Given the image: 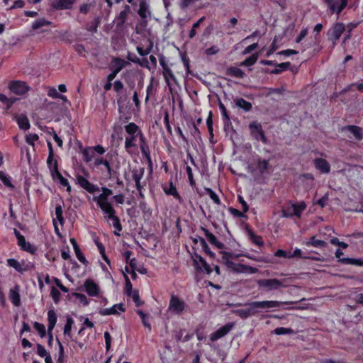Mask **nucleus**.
<instances>
[{
	"label": "nucleus",
	"mask_w": 363,
	"mask_h": 363,
	"mask_svg": "<svg viewBox=\"0 0 363 363\" xmlns=\"http://www.w3.org/2000/svg\"><path fill=\"white\" fill-rule=\"evenodd\" d=\"M293 302H281L278 301H252L247 304V312L249 316H254L258 313L257 309H266L270 308L280 307L281 304H290Z\"/></svg>",
	"instance_id": "1"
},
{
	"label": "nucleus",
	"mask_w": 363,
	"mask_h": 363,
	"mask_svg": "<svg viewBox=\"0 0 363 363\" xmlns=\"http://www.w3.org/2000/svg\"><path fill=\"white\" fill-rule=\"evenodd\" d=\"M79 148L83 155V160L86 163L92 161L96 153L99 155H103L106 152L105 147L101 145L84 147L82 143H80Z\"/></svg>",
	"instance_id": "2"
},
{
	"label": "nucleus",
	"mask_w": 363,
	"mask_h": 363,
	"mask_svg": "<svg viewBox=\"0 0 363 363\" xmlns=\"http://www.w3.org/2000/svg\"><path fill=\"white\" fill-rule=\"evenodd\" d=\"M102 193L99 196H94L93 200L97 203L98 206L102 211L113 208L112 204L108 201V196L113 194V191L107 187L101 188Z\"/></svg>",
	"instance_id": "3"
},
{
	"label": "nucleus",
	"mask_w": 363,
	"mask_h": 363,
	"mask_svg": "<svg viewBox=\"0 0 363 363\" xmlns=\"http://www.w3.org/2000/svg\"><path fill=\"white\" fill-rule=\"evenodd\" d=\"M323 2L329 13L331 15L336 14L337 17L348 4V0H323Z\"/></svg>",
	"instance_id": "4"
},
{
	"label": "nucleus",
	"mask_w": 363,
	"mask_h": 363,
	"mask_svg": "<svg viewBox=\"0 0 363 363\" xmlns=\"http://www.w3.org/2000/svg\"><path fill=\"white\" fill-rule=\"evenodd\" d=\"M345 30V26L343 23L337 22L328 31V40L332 42L333 46L337 44V40Z\"/></svg>",
	"instance_id": "5"
},
{
	"label": "nucleus",
	"mask_w": 363,
	"mask_h": 363,
	"mask_svg": "<svg viewBox=\"0 0 363 363\" xmlns=\"http://www.w3.org/2000/svg\"><path fill=\"white\" fill-rule=\"evenodd\" d=\"M186 307L185 301L179 296L172 294L170 297L169 310L177 314L182 315Z\"/></svg>",
	"instance_id": "6"
},
{
	"label": "nucleus",
	"mask_w": 363,
	"mask_h": 363,
	"mask_svg": "<svg viewBox=\"0 0 363 363\" xmlns=\"http://www.w3.org/2000/svg\"><path fill=\"white\" fill-rule=\"evenodd\" d=\"M249 129L250 130V134L257 141H261L263 143H267V139L262 129V125L257 122L253 121L250 123Z\"/></svg>",
	"instance_id": "7"
},
{
	"label": "nucleus",
	"mask_w": 363,
	"mask_h": 363,
	"mask_svg": "<svg viewBox=\"0 0 363 363\" xmlns=\"http://www.w3.org/2000/svg\"><path fill=\"white\" fill-rule=\"evenodd\" d=\"M50 171L51 176L52 179H57L59 180L60 184L66 187V191L68 193L71 192V186L69 185V183L68 180L63 177L62 174L59 171L58 168V162L57 160H55L53 163V167L49 168Z\"/></svg>",
	"instance_id": "8"
},
{
	"label": "nucleus",
	"mask_w": 363,
	"mask_h": 363,
	"mask_svg": "<svg viewBox=\"0 0 363 363\" xmlns=\"http://www.w3.org/2000/svg\"><path fill=\"white\" fill-rule=\"evenodd\" d=\"M259 289H266L268 291L277 290L283 286L282 282L277 279H262L257 281Z\"/></svg>",
	"instance_id": "9"
},
{
	"label": "nucleus",
	"mask_w": 363,
	"mask_h": 363,
	"mask_svg": "<svg viewBox=\"0 0 363 363\" xmlns=\"http://www.w3.org/2000/svg\"><path fill=\"white\" fill-rule=\"evenodd\" d=\"M9 89L12 93L21 96L26 94L29 91L30 87L25 82L13 80L9 82Z\"/></svg>",
	"instance_id": "10"
},
{
	"label": "nucleus",
	"mask_w": 363,
	"mask_h": 363,
	"mask_svg": "<svg viewBox=\"0 0 363 363\" xmlns=\"http://www.w3.org/2000/svg\"><path fill=\"white\" fill-rule=\"evenodd\" d=\"M228 265L232 269V271L236 273H245L252 274H256L258 272L257 268L244 264H237L233 262H228Z\"/></svg>",
	"instance_id": "11"
},
{
	"label": "nucleus",
	"mask_w": 363,
	"mask_h": 363,
	"mask_svg": "<svg viewBox=\"0 0 363 363\" xmlns=\"http://www.w3.org/2000/svg\"><path fill=\"white\" fill-rule=\"evenodd\" d=\"M293 212H289L288 211L283 210L282 216L284 218H291L294 216L297 218H301L303 212L306 210L307 206L305 201H302L298 203H293L291 205Z\"/></svg>",
	"instance_id": "12"
},
{
	"label": "nucleus",
	"mask_w": 363,
	"mask_h": 363,
	"mask_svg": "<svg viewBox=\"0 0 363 363\" xmlns=\"http://www.w3.org/2000/svg\"><path fill=\"white\" fill-rule=\"evenodd\" d=\"M104 214H106V217L107 219L111 220L112 221V225L115 228L114 234L116 235H120V232L122 231L123 227L121 223V220L118 216H116V211L114 208L106 210L105 211H102Z\"/></svg>",
	"instance_id": "13"
},
{
	"label": "nucleus",
	"mask_w": 363,
	"mask_h": 363,
	"mask_svg": "<svg viewBox=\"0 0 363 363\" xmlns=\"http://www.w3.org/2000/svg\"><path fill=\"white\" fill-rule=\"evenodd\" d=\"M76 179L77 184L90 194H94L100 190L99 187L96 184L91 183L82 175L78 174L76 177Z\"/></svg>",
	"instance_id": "14"
},
{
	"label": "nucleus",
	"mask_w": 363,
	"mask_h": 363,
	"mask_svg": "<svg viewBox=\"0 0 363 363\" xmlns=\"http://www.w3.org/2000/svg\"><path fill=\"white\" fill-rule=\"evenodd\" d=\"M363 129L357 125H347L345 126H342L340 128L341 132H345L349 131L352 135L354 139H356L358 141H360L363 139Z\"/></svg>",
	"instance_id": "15"
},
{
	"label": "nucleus",
	"mask_w": 363,
	"mask_h": 363,
	"mask_svg": "<svg viewBox=\"0 0 363 363\" xmlns=\"http://www.w3.org/2000/svg\"><path fill=\"white\" fill-rule=\"evenodd\" d=\"M84 286L85 291L90 296H97L99 294V286L94 280L88 279L84 281Z\"/></svg>",
	"instance_id": "16"
},
{
	"label": "nucleus",
	"mask_w": 363,
	"mask_h": 363,
	"mask_svg": "<svg viewBox=\"0 0 363 363\" xmlns=\"http://www.w3.org/2000/svg\"><path fill=\"white\" fill-rule=\"evenodd\" d=\"M196 259H194V263L196 269H199L209 274L212 272L211 266L207 263L203 257L198 254H195Z\"/></svg>",
	"instance_id": "17"
},
{
	"label": "nucleus",
	"mask_w": 363,
	"mask_h": 363,
	"mask_svg": "<svg viewBox=\"0 0 363 363\" xmlns=\"http://www.w3.org/2000/svg\"><path fill=\"white\" fill-rule=\"evenodd\" d=\"M77 0H57L51 3V7L55 10H66L72 8Z\"/></svg>",
	"instance_id": "18"
},
{
	"label": "nucleus",
	"mask_w": 363,
	"mask_h": 363,
	"mask_svg": "<svg viewBox=\"0 0 363 363\" xmlns=\"http://www.w3.org/2000/svg\"><path fill=\"white\" fill-rule=\"evenodd\" d=\"M128 65L129 63L121 57H113L110 64V69L118 74Z\"/></svg>",
	"instance_id": "19"
},
{
	"label": "nucleus",
	"mask_w": 363,
	"mask_h": 363,
	"mask_svg": "<svg viewBox=\"0 0 363 363\" xmlns=\"http://www.w3.org/2000/svg\"><path fill=\"white\" fill-rule=\"evenodd\" d=\"M201 230L204 233L205 236L208 239V242L216 246L218 249L223 250L225 248V245L218 240L217 238L211 233L208 229L204 227H201Z\"/></svg>",
	"instance_id": "20"
},
{
	"label": "nucleus",
	"mask_w": 363,
	"mask_h": 363,
	"mask_svg": "<svg viewBox=\"0 0 363 363\" xmlns=\"http://www.w3.org/2000/svg\"><path fill=\"white\" fill-rule=\"evenodd\" d=\"M257 168L260 174L264 175L270 172L272 166L269 164V160L258 158L257 160Z\"/></svg>",
	"instance_id": "21"
},
{
	"label": "nucleus",
	"mask_w": 363,
	"mask_h": 363,
	"mask_svg": "<svg viewBox=\"0 0 363 363\" xmlns=\"http://www.w3.org/2000/svg\"><path fill=\"white\" fill-rule=\"evenodd\" d=\"M118 310L121 312H125V308L124 305L123 303L115 304L111 308L101 309L99 313L101 315H118Z\"/></svg>",
	"instance_id": "22"
},
{
	"label": "nucleus",
	"mask_w": 363,
	"mask_h": 363,
	"mask_svg": "<svg viewBox=\"0 0 363 363\" xmlns=\"http://www.w3.org/2000/svg\"><path fill=\"white\" fill-rule=\"evenodd\" d=\"M313 164L315 169L319 170L321 173L327 174L330 171L329 162L323 158H315L313 160Z\"/></svg>",
	"instance_id": "23"
},
{
	"label": "nucleus",
	"mask_w": 363,
	"mask_h": 363,
	"mask_svg": "<svg viewBox=\"0 0 363 363\" xmlns=\"http://www.w3.org/2000/svg\"><path fill=\"white\" fill-rule=\"evenodd\" d=\"M6 262L9 267L13 268L18 272L23 273L28 270V265L23 267L25 264V261L23 259L21 263L16 259L9 258L7 259Z\"/></svg>",
	"instance_id": "24"
},
{
	"label": "nucleus",
	"mask_w": 363,
	"mask_h": 363,
	"mask_svg": "<svg viewBox=\"0 0 363 363\" xmlns=\"http://www.w3.org/2000/svg\"><path fill=\"white\" fill-rule=\"evenodd\" d=\"M274 66L277 67V68L272 69V70L267 68L264 70V72L271 74H279L281 72H283L284 71L287 70L291 67V62H285L278 63L277 62V65H274Z\"/></svg>",
	"instance_id": "25"
},
{
	"label": "nucleus",
	"mask_w": 363,
	"mask_h": 363,
	"mask_svg": "<svg viewBox=\"0 0 363 363\" xmlns=\"http://www.w3.org/2000/svg\"><path fill=\"white\" fill-rule=\"evenodd\" d=\"M9 298L13 306H19L21 305V296L18 285H16L13 288L9 290Z\"/></svg>",
	"instance_id": "26"
},
{
	"label": "nucleus",
	"mask_w": 363,
	"mask_h": 363,
	"mask_svg": "<svg viewBox=\"0 0 363 363\" xmlns=\"http://www.w3.org/2000/svg\"><path fill=\"white\" fill-rule=\"evenodd\" d=\"M163 191L167 195L172 196L174 199L178 200L180 203L183 201V199L182 196L179 195V194L177 191V189L174 185L172 181L169 182V186H164Z\"/></svg>",
	"instance_id": "27"
},
{
	"label": "nucleus",
	"mask_w": 363,
	"mask_h": 363,
	"mask_svg": "<svg viewBox=\"0 0 363 363\" xmlns=\"http://www.w3.org/2000/svg\"><path fill=\"white\" fill-rule=\"evenodd\" d=\"M18 245L23 251L28 252L31 255H35L36 252V247L32 245L30 242H26L25 237L23 236L18 242Z\"/></svg>",
	"instance_id": "28"
},
{
	"label": "nucleus",
	"mask_w": 363,
	"mask_h": 363,
	"mask_svg": "<svg viewBox=\"0 0 363 363\" xmlns=\"http://www.w3.org/2000/svg\"><path fill=\"white\" fill-rule=\"evenodd\" d=\"M94 164L96 167H99L100 165H104L106 169L107 175L111 177L112 175V169L111 167L110 162L104 157H96L94 161Z\"/></svg>",
	"instance_id": "29"
},
{
	"label": "nucleus",
	"mask_w": 363,
	"mask_h": 363,
	"mask_svg": "<svg viewBox=\"0 0 363 363\" xmlns=\"http://www.w3.org/2000/svg\"><path fill=\"white\" fill-rule=\"evenodd\" d=\"M48 333H50L54 329L57 321V314L54 310L50 309L48 312Z\"/></svg>",
	"instance_id": "30"
},
{
	"label": "nucleus",
	"mask_w": 363,
	"mask_h": 363,
	"mask_svg": "<svg viewBox=\"0 0 363 363\" xmlns=\"http://www.w3.org/2000/svg\"><path fill=\"white\" fill-rule=\"evenodd\" d=\"M125 133L129 135H140L142 130L140 129L138 125L133 122H130L124 126Z\"/></svg>",
	"instance_id": "31"
},
{
	"label": "nucleus",
	"mask_w": 363,
	"mask_h": 363,
	"mask_svg": "<svg viewBox=\"0 0 363 363\" xmlns=\"http://www.w3.org/2000/svg\"><path fill=\"white\" fill-rule=\"evenodd\" d=\"M235 104L236 106L244 110L245 112L250 111L252 108V104L243 98H237L235 99Z\"/></svg>",
	"instance_id": "32"
},
{
	"label": "nucleus",
	"mask_w": 363,
	"mask_h": 363,
	"mask_svg": "<svg viewBox=\"0 0 363 363\" xmlns=\"http://www.w3.org/2000/svg\"><path fill=\"white\" fill-rule=\"evenodd\" d=\"M307 246H313L315 247L323 248L327 246V242L324 240H318L315 236H312L306 242Z\"/></svg>",
	"instance_id": "33"
},
{
	"label": "nucleus",
	"mask_w": 363,
	"mask_h": 363,
	"mask_svg": "<svg viewBox=\"0 0 363 363\" xmlns=\"http://www.w3.org/2000/svg\"><path fill=\"white\" fill-rule=\"evenodd\" d=\"M19 128L22 130H28L30 128V122L28 117L25 115H20L16 119Z\"/></svg>",
	"instance_id": "34"
},
{
	"label": "nucleus",
	"mask_w": 363,
	"mask_h": 363,
	"mask_svg": "<svg viewBox=\"0 0 363 363\" xmlns=\"http://www.w3.org/2000/svg\"><path fill=\"white\" fill-rule=\"evenodd\" d=\"M227 74L231 77L242 79L245 77V72L240 68L236 67H230L227 70Z\"/></svg>",
	"instance_id": "35"
},
{
	"label": "nucleus",
	"mask_w": 363,
	"mask_h": 363,
	"mask_svg": "<svg viewBox=\"0 0 363 363\" xmlns=\"http://www.w3.org/2000/svg\"><path fill=\"white\" fill-rule=\"evenodd\" d=\"M248 235L250 237V240L252 243L259 247H262L264 245V242L262 236L255 234L254 232L251 230H248Z\"/></svg>",
	"instance_id": "36"
},
{
	"label": "nucleus",
	"mask_w": 363,
	"mask_h": 363,
	"mask_svg": "<svg viewBox=\"0 0 363 363\" xmlns=\"http://www.w3.org/2000/svg\"><path fill=\"white\" fill-rule=\"evenodd\" d=\"M51 24H52L51 21H48L44 18H38L33 21V23L32 24V28L33 30H38L43 26H50Z\"/></svg>",
	"instance_id": "37"
},
{
	"label": "nucleus",
	"mask_w": 363,
	"mask_h": 363,
	"mask_svg": "<svg viewBox=\"0 0 363 363\" xmlns=\"http://www.w3.org/2000/svg\"><path fill=\"white\" fill-rule=\"evenodd\" d=\"M48 157L47 158V164L48 168L53 167V163L56 160L54 159V150L52 147V145L51 142H48Z\"/></svg>",
	"instance_id": "38"
},
{
	"label": "nucleus",
	"mask_w": 363,
	"mask_h": 363,
	"mask_svg": "<svg viewBox=\"0 0 363 363\" xmlns=\"http://www.w3.org/2000/svg\"><path fill=\"white\" fill-rule=\"evenodd\" d=\"M139 135H129L125 138V149L126 150H130L132 147H136L135 141Z\"/></svg>",
	"instance_id": "39"
},
{
	"label": "nucleus",
	"mask_w": 363,
	"mask_h": 363,
	"mask_svg": "<svg viewBox=\"0 0 363 363\" xmlns=\"http://www.w3.org/2000/svg\"><path fill=\"white\" fill-rule=\"evenodd\" d=\"M341 263L344 264H351L360 267L363 266V259L347 257L341 259Z\"/></svg>",
	"instance_id": "40"
},
{
	"label": "nucleus",
	"mask_w": 363,
	"mask_h": 363,
	"mask_svg": "<svg viewBox=\"0 0 363 363\" xmlns=\"http://www.w3.org/2000/svg\"><path fill=\"white\" fill-rule=\"evenodd\" d=\"M199 240L200 242V245L202 247V249L205 252V253L208 255L209 257L214 258L216 257V254L211 250L205 239L203 238L202 237H199Z\"/></svg>",
	"instance_id": "41"
},
{
	"label": "nucleus",
	"mask_w": 363,
	"mask_h": 363,
	"mask_svg": "<svg viewBox=\"0 0 363 363\" xmlns=\"http://www.w3.org/2000/svg\"><path fill=\"white\" fill-rule=\"evenodd\" d=\"M147 13H148V4L145 1H142L140 3L138 13L142 18H146L147 16Z\"/></svg>",
	"instance_id": "42"
},
{
	"label": "nucleus",
	"mask_w": 363,
	"mask_h": 363,
	"mask_svg": "<svg viewBox=\"0 0 363 363\" xmlns=\"http://www.w3.org/2000/svg\"><path fill=\"white\" fill-rule=\"evenodd\" d=\"M234 327L233 323H228L217 330L221 337L225 336Z\"/></svg>",
	"instance_id": "43"
},
{
	"label": "nucleus",
	"mask_w": 363,
	"mask_h": 363,
	"mask_svg": "<svg viewBox=\"0 0 363 363\" xmlns=\"http://www.w3.org/2000/svg\"><path fill=\"white\" fill-rule=\"evenodd\" d=\"M205 191L216 204H221V201L219 196L211 188H205Z\"/></svg>",
	"instance_id": "44"
},
{
	"label": "nucleus",
	"mask_w": 363,
	"mask_h": 363,
	"mask_svg": "<svg viewBox=\"0 0 363 363\" xmlns=\"http://www.w3.org/2000/svg\"><path fill=\"white\" fill-rule=\"evenodd\" d=\"M55 213L56 218L57 219L59 223L61 225H63L65 223V219H64L63 215H62V213H63L62 206L60 204H57L55 206Z\"/></svg>",
	"instance_id": "45"
},
{
	"label": "nucleus",
	"mask_w": 363,
	"mask_h": 363,
	"mask_svg": "<svg viewBox=\"0 0 363 363\" xmlns=\"http://www.w3.org/2000/svg\"><path fill=\"white\" fill-rule=\"evenodd\" d=\"M145 169L143 167H140L139 169H133V179L135 182H140L142 178L144 176Z\"/></svg>",
	"instance_id": "46"
},
{
	"label": "nucleus",
	"mask_w": 363,
	"mask_h": 363,
	"mask_svg": "<svg viewBox=\"0 0 363 363\" xmlns=\"http://www.w3.org/2000/svg\"><path fill=\"white\" fill-rule=\"evenodd\" d=\"M140 139V149L141 152H145L146 151L150 150L149 145L146 141V139L143 135V133H140L139 135Z\"/></svg>",
	"instance_id": "47"
},
{
	"label": "nucleus",
	"mask_w": 363,
	"mask_h": 363,
	"mask_svg": "<svg viewBox=\"0 0 363 363\" xmlns=\"http://www.w3.org/2000/svg\"><path fill=\"white\" fill-rule=\"evenodd\" d=\"M258 58L257 55L253 54L247 57L242 63L241 65L250 67L255 64Z\"/></svg>",
	"instance_id": "48"
},
{
	"label": "nucleus",
	"mask_w": 363,
	"mask_h": 363,
	"mask_svg": "<svg viewBox=\"0 0 363 363\" xmlns=\"http://www.w3.org/2000/svg\"><path fill=\"white\" fill-rule=\"evenodd\" d=\"M33 328L38 331L40 337H44L46 335L45 326L38 322H34Z\"/></svg>",
	"instance_id": "49"
},
{
	"label": "nucleus",
	"mask_w": 363,
	"mask_h": 363,
	"mask_svg": "<svg viewBox=\"0 0 363 363\" xmlns=\"http://www.w3.org/2000/svg\"><path fill=\"white\" fill-rule=\"evenodd\" d=\"M274 333L277 335H290L294 333V330L291 328L279 327L274 329Z\"/></svg>",
	"instance_id": "50"
},
{
	"label": "nucleus",
	"mask_w": 363,
	"mask_h": 363,
	"mask_svg": "<svg viewBox=\"0 0 363 363\" xmlns=\"http://www.w3.org/2000/svg\"><path fill=\"white\" fill-rule=\"evenodd\" d=\"M73 296H74L80 303H82L83 306H86L89 304V301L86 298V296L81 293H73Z\"/></svg>",
	"instance_id": "51"
},
{
	"label": "nucleus",
	"mask_w": 363,
	"mask_h": 363,
	"mask_svg": "<svg viewBox=\"0 0 363 363\" xmlns=\"http://www.w3.org/2000/svg\"><path fill=\"white\" fill-rule=\"evenodd\" d=\"M0 180L6 187L14 189V186L12 184L10 178L8 177L3 172H0Z\"/></svg>",
	"instance_id": "52"
},
{
	"label": "nucleus",
	"mask_w": 363,
	"mask_h": 363,
	"mask_svg": "<svg viewBox=\"0 0 363 363\" xmlns=\"http://www.w3.org/2000/svg\"><path fill=\"white\" fill-rule=\"evenodd\" d=\"M0 101L7 106V109H9L12 104L15 102V100L11 98H8L4 94L0 93Z\"/></svg>",
	"instance_id": "53"
},
{
	"label": "nucleus",
	"mask_w": 363,
	"mask_h": 363,
	"mask_svg": "<svg viewBox=\"0 0 363 363\" xmlns=\"http://www.w3.org/2000/svg\"><path fill=\"white\" fill-rule=\"evenodd\" d=\"M124 275V279H125V293L127 294V296H130V294H132L133 292V285L130 282V280L129 279V277H128V275H126L125 274H123Z\"/></svg>",
	"instance_id": "54"
},
{
	"label": "nucleus",
	"mask_w": 363,
	"mask_h": 363,
	"mask_svg": "<svg viewBox=\"0 0 363 363\" xmlns=\"http://www.w3.org/2000/svg\"><path fill=\"white\" fill-rule=\"evenodd\" d=\"M38 139H39V136L36 133H33V134L30 133V134H28L26 135V142L28 145H30L33 147H34V145H35V142L38 140Z\"/></svg>",
	"instance_id": "55"
},
{
	"label": "nucleus",
	"mask_w": 363,
	"mask_h": 363,
	"mask_svg": "<svg viewBox=\"0 0 363 363\" xmlns=\"http://www.w3.org/2000/svg\"><path fill=\"white\" fill-rule=\"evenodd\" d=\"M74 252H75V254H76V257L78 259V260L81 263H82L84 264H86L88 262H87L85 256L84 255V254L82 252L79 247H75V249H74Z\"/></svg>",
	"instance_id": "56"
},
{
	"label": "nucleus",
	"mask_w": 363,
	"mask_h": 363,
	"mask_svg": "<svg viewBox=\"0 0 363 363\" xmlns=\"http://www.w3.org/2000/svg\"><path fill=\"white\" fill-rule=\"evenodd\" d=\"M50 296H52L54 302L57 303L60 301L61 294L57 289H56L55 286H52Z\"/></svg>",
	"instance_id": "57"
},
{
	"label": "nucleus",
	"mask_w": 363,
	"mask_h": 363,
	"mask_svg": "<svg viewBox=\"0 0 363 363\" xmlns=\"http://www.w3.org/2000/svg\"><path fill=\"white\" fill-rule=\"evenodd\" d=\"M74 323V320L71 317L67 318L66 324L64 328L65 335H70L72 330V326Z\"/></svg>",
	"instance_id": "58"
},
{
	"label": "nucleus",
	"mask_w": 363,
	"mask_h": 363,
	"mask_svg": "<svg viewBox=\"0 0 363 363\" xmlns=\"http://www.w3.org/2000/svg\"><path fill=\"white\" fill-rule=\"evenodd\" d=\"M186 172L188 176L189 182L191 186H194L196 185V182L193 177V172L191 167L186 166Z\"/></svg>",
	"instance_id": "59"
},
{
	"label": "nucleus",
	"mask_w": 363,
	"mask_h": 363,
	"mask_svg": "<svg viewBox=\"0 0 363 363\" xmlns=\"http://www.w3.org/2000/svg\"><path fill=\"white\" fill-rule=\"evenodd\" d=\"M308 28H303L300 31L298 35L296 38V43H301L302 40L305 38V37L308 35Z\"/></svg>",
	"instance_id": "60"
},
{
	"label": "nucleus",
	"mask_w": 363,
	"mask_h": 363,
	"mask_svg": "<svg viewBox=\"0 0 363 363\" xmlns=\"http://www.w3.org/2000/svg\"><path fill=\"white\" fill-rule=\"evenodd\" d=\"M163 75L167 83L169 82V78L175 80V77L169 67L164 68V69L163 70Z\"/></svg>",
	"instance_id": "61"
},
{
	"label": "nucleus",
	"mask_w": 363,
	"mask_h": 363,
	"mask_svg": "<svg viewBox=\"0 0 363 363\" xmlns=\"http://www.w3.org/2000/svg\"><path fill=\"white\" fill-rule=\"evenodd\" d=\"M36 347H37V354L40 357H45L46 356H48L49 354L48 353L47 350H45V348L42 345L37 343Z\"/></svg>",
	"instance_id": "62"
},
{
	"label": "nucleus",
	"mask_w": 363,
	"mask_h": 363,
	"mask_svg": "<svg viewBox=\"0 0 363 363\" xmlns=\"http://www.w3.org/2000/svg\"><path fill=\"white\" fill-rule=\"evenodd\" d=\"M152 45H150L148 48H147L146 49H144L142 47H140V46H138L137 47V51L138 52V54L140 55V56H146L152 50Z\"/></svg>",
	"instance_id": "63"
},
{
	"label": "nucleus",
	"mask_w": 363,
	"mask_h": 363,
	"mask_svg": "<svg viewBox=\"0 0 363 363\" xmlns=\"http://www.w3.org/2000/svg\"><path fill=\"white\" fill-rule=\"evenodd\" d=\"M235 313L238 315L239 317H240L242 319H246L250 317L247 308L238 309L235 311Z\"/></svg>",
	"instance_id": "64"
}]
</instances>
